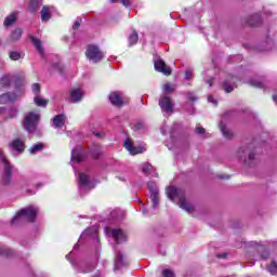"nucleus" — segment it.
Masks as SVG:
<instances>
[{
  "mask_svg": "<svg viewBox=\"0 0 277 277\" xmlns=\"http://www.w3.org/2000/svg\"><path fill=\"white\" fill-rule=\"evenodd\" d=\"M113 217H120L119 215H116V212L111 213Z\"/></svg>",
  "mask_w": 277,
  "mask_h": 277,
  "instance_id": "680f3d73",
  "label": "nucleus"
},
{
  "mask_svg": "<svg viewBox=\"0 0 277 277\" xmlns=\"http://www.w3.org/2000/svg\"><path fill=\"white\" fill-rule=\"evenodd\" d=\"M245 248H248V243L247 242H245Z\"/></svg>",
  "mask_w": 277,
  "mask_h": 277,
  "instance_id": "e2e57ef3",
  "label": "nucleus"
},
{
  "mask_svg": "<svg viewBox=\"0 0 277 277\" xmlns=\"http://www.w3.org/2000/svg\"><path fill=\"white\" fill-rule=\"evenodd\" d=\"M51 18V12L49 6H43L41 10V21H49Z\"/></svg>",
  "mask_w": 277,
  "mask_h": 277,
  "instance_id": "2f4dec72",
  "label": "nucleus"
},
{
  "mask_svg": "<svg viewBox=\"0 0 277 277\" xmlns=\"http://www.w3.org/2000/svg\"><path fill=\"white\" fill-rule=\"evenodd\" d=\"M110 235L117 243H122L123 241H127V234H124L122 229H111Z\"/></svg>",
  "mask_w": 277,
  "mask_h": 277,
  "instance_id": "2eb2a0df",
  "label": "nucleus"
},
{
  "mask_svg": "<svg viewBox=\"0 0 277 277\" xmlns=\"http://www.w3.org/2000/svg\"><path fill=\"white\" fill-rule=\"evenodd\" d=\"M150 170H153V164L144 163L142 166V172L145 173L147 176L150 174Z\"/></svg>",
  "mask_w": 277,
  "mask_h": 277,
  "instance_id": "c9c22d12",
  "label": "nucleus"
},
{
  "mask_svg": "<svg viewBox=\"0 0 277 277\" xmlns=\"http://www.w3.org/2000/svg\"><path fill=\"white\" fill-rule=\"evenodd\" d=\"M85 158V155H83V150L79 148H74L71 151V161H76L77 163H81L83 159Z\"/></svg>",
  "mask_w": 277,
  "mask_h": 277,
  "instance_id": "f3484780",
  "label": "nucleus"
},
{
  "mask_svg": "<svg viewBox=\"0 0 277 277\" xmlns=\"http://www.w3.org/2000/svg\"><path fill=\"white\" fill-rule=\"evenodd\" d=\"M34 101L37 107H47V105H49V100L42 97L36 96Z\"/></svg>",
  "mask_w": 277,
  "mask_h": 277,
  "instance_id": "7c9ffc66",
  "label": "nucleus"
},
{
  "mask_svg": "<svg viewBox=\"0 0 277 277\" xmlns=\"http://www.w3.org/2000/svg\"><path fill=\"white\" fill-rule=\"evenodd\" d=\"M9 57H10V60H13V62H16V61L21 60V53L16 52V51H12L9 53Z\"/></svg>",
  "mask_w": 277,
  "mask_h": 277,
  "instance_id": "e433bc0d",
  "label": "nucleus"
},
{
  "mask_svg": "<svg viewBox=\"0 0 277 277\" xmlns=\"http://www.w3.org/2000/svg\"><path fill=\"white\" fill-rule=\"evenodd\" d=\"M0 159L2 163L4 164V173L2 175V183L3 185H12V166L8 160L5 159V156L3 155V150L0 149Z\"/></svg>",
  "mask_w": 277,
  "mask_h": 277,
  "instance_id": "423d86ee",
  "label": "nucleus"
},
{
  "mask_svg": "<svg viewBox=\"0 0 277 277\" xmlns=\"http://www.w3.org/2000/svg\"><path fill=\"white\" fill-rule=\"evenodd\" d=\"M220 131H221L223 137H225V140H233V137H235V133H233L230 131V129H228V127H226V123H224L222 121H221Z\"/></svg>",
  "mask_w": 277,
  "mask_h": 277,
  "instance_id": "6ab92c4d",
  "label": "nucleus"
},
{
  "mask_svg": "<svg viewBox=\"0 0 277 277\" xmlns=\"http://www.w3.org/2000/svg\"><path fill=\"white\" fill-rule=\"evenodd\" d=\"M273 101H274V103H276V105H277V94H274V95H273Z\"/></svg>",
  "mask_w": 277,
  "mask_h": 277,
  "instance_id": "13d9d810",
  "label": "nucleus"
},
{
  "mask_svg": "<svg viewBox=\"0 0 277 277\" xmlns=\"http://www.w3.org/2000/svg\"><path fill=\"white\" fill-rule=\"evenodd\" d=\"M52 68H54V70H57L58 72H62V70H64V65L62 63L57 62L52 65Z\"/></svg>",
  "mask_w": 277,
  "mask_h": 277,
  "instance_id": "a19ab883",
  "label": "nucleus"
},
{
  "mask_svg": "<svg viewBox=\"0 0 277 277\" xmlns=\"http://www.w3.org/2000/svg\"><path fill=\"white\" fill-rule=\"evenodd\" d=\"M18 96L16 93L8 92L0 95V104L1 105H8V103H14Z\"/></svg>",
  "mask_w": 277,
  "mask_h": 277,
  "instance_id": "4468645a",
  "label": "nucleus"
},
{
  "mask_svg": "<svg viewBox=\"0 0 277 277\" xmlns=\"http://www.w3.org/2000/svg\"><path fill=\"white\" fill-rule=\"evenodd\" d=\"M123 146L130 153V155H141L145 150L144 147H134L133 138L131 137H128L127 140H124Z\"/></svg>",
  "mask_w": 277,
  "mask_h": 277,
  "instance_id": "9d476101",
  "label": "nucleus"
},
{
  "mask_svg": "<svg viewBox=\"0 0 277 277\" xmlns=\"http://www.w3.org/2000/svg\"><path fill=\"white\" fill-rule=\"evenodd\" d=\"M162 276H163V277H176V276L174 275V272H172L170 268L163 269V271H162Z\"/></svg>",
  "mask_w": 277,
  "mask_h": 277,
  "instance_id": "58836bf2",
  "label": "nucleus"
},
{
  "mask_svg": "<svg viewBox=\"0 0 277 277\" xmlns=\"http://www.w3.org/2000/svg\"><path fill=\"white\" fill-rule=\"evenodd\" d=\"M72 27L74 29H79V27H81V23H79V21H76Z\"/></svg>",
  "mask_w": 277,
  "mask_h": 277,
  "instance_id": "5fc2aeb1",
  "label": "nucleus"
},
{
  "mask_svg": "<svg viewBox=\"0 0 277 277\" xmlns=\"http://www.w3.org/2000/svg\"><path fill=\"white\" fill-rule=\"evenodd\" d=\"M12 81L10 80V77L8 76H3L1 79H0V88L2 90H5V88H10Z\"/></svg>",
  "mask_w": 277,
  "mask_h": 277,
  "instance_id": "c756f323",
  "label": "nucleus"
},
{
  "mask_svg": "<svg viewBox=\"0 0 277 277\" xmlns=\"http://www.w3.org/2000/svg\"><path fill=\"white\" fill-rule=\"evenodd\" d=\"M5 114H8V108L6 107H0V116H4V118H5Z\"/></svg>",
  "mask_w": 277,
  "mask_h": 277,
  "instance_id": "3c124183",
  "label": "nucleus"
},
{
  "mask_svg": "<svg viewBox=\"0 0 277 277\" xmlns=\"http://www.w3.org/2000/svg\"><path fill=\"white\" fill-rule=\"evenodd\" d=\"M248 161L249 166H252V163H254V151L249 153Z\"/></svg>",
  "mask_w": 277,
  "mask_h": 277,
  "instance_id": "de8ad7c7",
  "label": "nucleus"
},
{
  "mask_svg": "<svg viewBox=\"0 0 277 277\" xmlns=\"http://www.w3.org/2000/svg\"><path fill=\"white\" fill-rule=\"evenodd\" d=\"M222 88L224 92H226L227 94H230V92L235 90V81L225 80L222 84Z\"/></svg>",
  "mask_w": 277,
  "mask_h": 277,
  "instance_id": "b1692460",
  "label": "nucleus"
},
{
  "mask_svg": "<svg viewBox=\"0 0 277 277\" xmlns=\"http://www.w3.org/2000/svg\"><path fill=\"white\" fill-rule=\"evenodd\" d=\"M3 253H5L6 256H10V254H12V251L11 250L3 251L0 249V254H3Z\"/></svg>",
  "mask_w": 277,
  "mask_h": 277,
  "instance_id": "6e6d98bb",
  "label": "nucleus"
},
{
  "mask_svg": "<svg viewBox=\"0 0 277 277\" xmlns=\"http://www.w3.org/2000/svg\"><path fill=\"white\" fill-rule=\"evenodd\" d=\"M110 3H121L126 8H129V5H131V0H110Z\"/></svg>",
  "mask_w": 277,
  "mask_h": 277,
  "instance_id": "4c0bfd02",
  "label": "nucleus"
},
{
  "mask_svg": "<svg viewBox=\"0 0 277 277\" xmlns=\"http://www.w3.org/2000/svg\"><path fill=\"white\" fill-rule=\"evenodd\" d=\"M22 36H23V29L16 28L15 30H13L11 32L10 38H11L12 42H18V40H21Z\"/></svg>",
  "mask_w": 277,
  "mask_h": 277,
  "instance_id": "393cba45",
  "label": "nucleus"
},
{
  "mask_svg": "<svg viewBox=\"0 0 277 277\" xmlns=\"http://www.w3.org/2000/svg\"><path fill=\"white\" fill-rule=\"evenodd\" d=\"M262 258L265 259H269V253H266L265 255H262Z\"/></svg>",
  "mask_w": 277,
  "mask_h": 277,
  "instance_id": "bf43d9fd",
  "label": "nucleus"
},
{
  "mask_svg": "<svg viewBox=\"0 0 277 277\" xmlns=\"http://www.w3.org/2000/svg\"><path fill=\"white\" fill-rule=\"evenodd\" d=\"M235 114V111L233 110H227L223 114V118H230L233 115Z\"/></svg>",
  "mask_w": 277,
  "mask_h": 277,
  "instance_id": "8fccbe9b",
  "label": "nucleus"
},
{
  "mask_svg": "<svg viewBox=\"0 0 277 277\" xmlns=\"http://www.w3.org/2000/svg\"><path fill=\"white\" fill-rule=\"evenodd\" d=\"M207 83L210 85V88H212L213 87V78L207 80Z\"/></svg>",
  "mask_w": 277,
  "mask_h": 277,
  "instance_id": "4d7b16f0",
  "label": "nucleus"
},
{
  "mask_svg": "<svg viewBox=\"0 0 277 277\" xmlns=\"http://www.w3.org/2000/svg\"><path fill=\"white\" fill-rule=\"evenodd\" d=\"M38 120H40V115L28 113L24 118V129H26L28 133H34L38 127Z\"/></svg>",
  "mask_w": 277,
  "mask_h": 277,
  "instance_id": "20e7f679",
  "label": "nucleus"
},
{
  "mask_svg": "<svg viewBox=\"0 0 277 277\" xmlns=\"http://www.w3.org/2000/svg\"><path fill=\"white\" fill-rule=\"evenodd\" d=\"M274 248H277V239L273 241Z\"/></svg>",
  "mask_w": 277,
  "mask_h": 277,
  "instance_id": "052dcab7",
  "label": "nucleus"
},
{
  "mask_svg": "<svg viewBox=\"0 0 277 277\" xmlns=\"http://www.w3.org/2000/svg\"><path fill=\"white\" fill-rule=\"evenodd\" d=\"M267 272H269V274H272L273 276H275V274H277V263L276 261H273L268 266H267Z\"/></svg>",
  "mask_w": 277,
  "mask_h": 277,
  "instance_id": "72a5a7b5",
  "label": "nucleus"
},
{
  "mask_svg": "<svg viewBox=\"0 0 277 277\" xmlns=\"http://www.w3.org/2000/svg\"><path fill=\"white\" fill-rule=\"evenodd\" d=\"M85 56L90 62H93V64H98L103 57H105V54H103V51L98 49L96 45H88L85 51Z\"/></svg>",
  "mask_w": 277,
  "mask_h": 277,
  "instance_id": "39448f33",
  "label": "nucleus"
},
{
  "mask_svg": "<svg viewBox=\"0 0 277 277\" xmlns=\"http://www.w3.org/2000/svg\"><path fill=\"white\" fill-rule=\"evenodd\" d=\"M127 265H129V261L121 252H117V264L115 266V269H120V267H127Z\"/></svg>",
  "mask_w": 277,
  "mask_h": 277,
  "instance_id": "412c9836",
  "label": "nucleus"
},
{
  "mask_svg": "<svg viewBox=\"0 0 277 277\" xmlns=\"http://www.w3.org/2000/svg\"><path fill=\"white\" fill-rule=\"evenodd\" d=\"M10 146L13 150H17V153H23V150H25V142L18 138L11 142Z\"/></svg>",
  "mask_w": 277,
  "mask_h": 277,
  "instance_id": "5701e85b",
  "label": "nucleus"
},
{
  "mask_svg": "<svg viewBox=\"0 0 277 277\" xmlns=\"http://www.w3.org/2000/svg\"><path fill=\"white\" fill-rule=\"evenodd\" d=\"M16 116H18V108H16L15 106L6 108V114L4 117L5 120H8V118H16Z\"/></svg>",
  "mask_w": 277,
  "mask_h": 277,
  "instance_id": "a878e982",
  "label": "nucleus"
},
{
  "mask_svg": "<svg viewBox=\"0 0 277 277\" xmlns=\"http://www.w3.org/2000/svg\"><path fill=\"white\" fill-rule=\"evenodd\" d=\"M208 102L213 103L214 105H217V101H215V98H213V95L208 96Z\"/></svg>",
  "mask_w": 277,
  "mask_h": 277,
  "instance_id": "603ef678",
  "label": "nucleus"
},
{
  "mask_svg": "<svg viewBox=\"0 0 277 277\" xmlns=\"http://www.w3.org/2000/svg\"><path fill=\"white\" fill-rule=\"evenodd\" d=\"M248 163V160H245V164Z\"/></svg>",
  "mask_w": 277,
  "mask_h": 277,
  "instance_id": "0e129e2a",
  "label": "nucleus"
},
{
  "mask_svg": "<svg viewBox=\"0 0 277 277\" xmlns=\"http://www.w3.org/2000/svg\"><path fill=\"white\" fill-rule=\"evenodd\" d=\"M29 38L39 55H41V57H44V49L42 48V41H40V39L34 36H30Z\"/></svg>",
  "mask_w": 277,
  "mask_h": 277,
  "instance_id": "a211bd4d",
  "label": "nucleus"
},
{
  "mask_svg": "<svg viewBox=\"0 0 277 277\" xmlns=\"http://www.w3.org/2000/svg\"><path fill=\"white\" fill-rule=\"evenodd\" d=\"M65 122H66V116H64V115H56L52 119V124L55 129H62V127L65 124Z\"/></svg>",
  "mask_w": 277,
  "mask_h": 277,
  "instance_id": "aec40b11",
  "label": "nucleus"
},
{
  "mask_svg": "<svg viewBox=\"0 0 277 277\" xmlns=\"http://www.w3.org/2000/svg\"><path fill=\"white\" fill-rule=\"evenodd\" d=\"M248 85H251L252 88H259L260 90H263L265 88V82L259 78H252L246 81Z\"/></svg>",
  "mask_w": 277,
  "mask_h": 277,
  "instance_id": "4be33fe9",
  "label": "nucleus"
},
{
  "mask_svg": "<svg viewBox=\"0 0 277 277\" xmlns=\"http://www.w3.org/2000/svg\"><path fill=\"white\" fill-rule=\"evenodd\" d=\"M44 148V145L42 143L36 144L32 147H30L29 153L31 155H36V153H40Z\"/></svg>",
  "mask_w": 277,
  "mask_h": 277,
  "instance_id": "473e14b6",
  "label": "nucleus"
},
{
  "mask_svg": "<svg viewBox=\"0 0 277 277\" xmlns=\"http://www.w3.org/2000/svg\"><path fill=\"white\" fill-rule=\"evenodd\" d=\"M155 69L158 72H162V75H172V68H170L162 60H158L155 62Z\"/></svg>",
  "mask_w": 277,
  "mask_h": 277,
  "instance_id": "9b49d317",
  "label": "nucleus"
},
{
  "mask_svg": "<svg viewBox=\"0 0 277 277\" xmlns=\"http://www.w3.org/2000/svg\"><path fill=\"white\" fill-rule=\"evenodd\" d=\"M42 5V0H30L29 10L32 13L38 12V9Z\"/></svg>",
  "mask_w": 277,
  "mask_h": 277,
  "instance_id": "cd10ccee",
  "label": "nucleus"
},
{
  "mask_svg": "<svg viewBox=\"0 0 277 277\" xmlns=\"http://www.w3.org/2000/svg\"><path fill=\"white\" fill-rule=\"evenodd\" d=\"M92 134L98 140H105V132L103 131H93Z\"/></svg>",
  "mask_w": 277,
  "mask_h": 277,
  "instance_id": "ea45409f",
  "label": "nucleus"
},
{
  "mask_svg": "<svg viewBox=\"0 0 277 277\" xmlns=\"http://www.w3.org/2000/svg\"><path fill=\"white\" fill-rule=\"evenodd\" d=\"M144 129H146V126L143 122H137L134 126V131H144Z\"/></svg>",
  "mask_w": 277,
  "mask_h": 277,
  "instance_id": "37998d69",
  "label": "nucleus"
},
{
  "mask_svg": "<svg viewBox=\"0 0 277 277\" xmlns=\"http://www.w3.org/2000/svg\"><path fill=\"white\" fill-rule=\"evenodd\" d=\"M174 90H176V85L171 84V83L163 84V87H162V92H163L164 96H168V94H172L174 92Z\"/></svg>",
  "mask_w": 277,
  "mask_h": 277,
  "instance_id": "bb28decb",
  "label": "nucleus"
},
{
  "mask_svg": "<svg viewBox=\"0 0 277 277\" xmlns=\"http://www.w3.org/2000/svg\"><path fill=\"white\" fill-rule=\"evenodd\" d=\"M138 40L137 31H133L129 37L130 47H133V44H136Z\"/></svg>",
  "mask_w": 277,
  "mask_h": 277,
  "instance_id": "f704fd0d",
  "label": "nucleus"
},
{
  "mask_svg": "<svg viewBox=\"0 0 277 277\" xmlns=\"http://www.w3.org/2000/svg\"><path fill=\"white\" fill-rule=\"evenodd\" d=\"M195 132L197 133V135H205V133H207V130H205V128L200 126H197Z\"/></svg>",
  "mask_w": 277,
  "mask_h": 277,
  "instance_id": "c03bdc74",
  "label": "nucleus"
},
{
  "mask_svg": "<svg viewBox=\"0 0 277 277\" xmlns=\"http://www.w3.org/2000/svg\"><path fill=\"white\" fill-rule=\"evenodd\" d=\"M32 92H35V94H40V85L38 83L32 84Z\"/></svg>",
  "mask_w": 277,
  "mask_h": 277,
  "instance_id": "09e8293b",
  "label": "nucleus"
},
{
  "mask_svg": "<svg viewBox=\"0 0 277 277\" xmlns=\"http://www.w3.org/2000/svg\"><path fill=\"white\" fill-rule=\"evenodd\" d=\"M36 215H38V209H36L34 206L24 208L11 220V224L24 222L25 217H28L29 222H36Z\"/></svg>",
  "mask_w": 277,
  "mask_h": 277,
  "instance_id": "7ed1b4c3",
  "label": "nucleus"
},
{
  "mask_svg": "<svg viewBox=\"0 0 277 277\" xmlns=\"http://www.w3.org/2000/svg\"><path fill=\"white\" fill-rule=\"evenodd\" d=\"M167 196L170 198V200H174V198H179V207L180 209H183L187 213H192L194 211V206L192 203L187 202L185 199V190L181 188H176L174 186H170L167 188Z\"/></svg>",
  "mask_w": 277,
  "mask_h": 277,
  "instance_id": "f03ea898",
  "label": "nucleus"
},
{
  "mask_svg": "<svg viewBox=\"0 0 277 277\" xmlns=\"http://www.w3.org/2000/svg\"><path fill=\"white\" fill-rule=\"evenodd\" d=\"M16 23V14L12 13L4 19V27H11V25H14Z\"/></svg>",
  "mask_w": 277,
  "mask_h": 277,
  "instance_id": "c85d7f7f",
  "label": "nucleus"
},
{
  "mask_svg": "<svg viewBox=\"0 0 277 277\" xmlns=\"http://www.w3.org/2000/svg\"><path fill=\"white\" fill-rule=\"evenodd\" d=\"M263 18H261L260 14H253L247 17L246 25L249 27H260L262 25Z\"/></svg>",
  "mask_w": 277,
  "mask_h": 277,
  "instance_id": "f8f14e48",
  "label": "nucleus"
},
{
  "mask_svg": "<svg viewBox=\"0 0 277 277\" xmlns=\"http://www.w3.org/2000/svg\"><path fill=\"white\" fill-rule=\"evenodd\" d=\"M159 105L162 111H172V100L168 96H164L159 100Z\"/></svg>",
  "mask_w": 277,
  "mask_h": 277,
  "instance_id": "dca6fc26",
  "label": "nucleus"
},
{
  "mask_svg": "<svg viewBox=\"0 0 277 277\" xmlns=\"http://www.w3.org/2000/svg\"><path fill=\"white\" fill-rule=\"evenodd\" d=\"M109 101L115 107H122V105H124V101H122V95L120 92L110 93Z\"/></svg>",
  "mask_w": 277,
  "mask_h": 277,
  "instance_id": "ddd939ff",
  "label": "nucleus"
},
{
  "mask_svg": "<svg viewBox=\"0 0 277 277\" xmlns=\"http://www.w3.org/2000/svg\"><path fill=\"white\" fill-rule=\"evenodd\" d=\"M78 187L81 194L83 192H90V189H94V182L90 181V177L85 173L79 174Z\"/></svg>",
  "mask_w": 277,
  "mask_h": 277,
  "instance_id": "0eeeda50",
  "label": "nucleus"
},
{
  "mask_svg": "<svg viewBox=\"0 0 277 277\" xmlns=\"http://www.w3.org/2000/svg\"><path fill=\"white\" fill-rule=\"evenodd\" d=\"M192 77H194V71H192L190 69H187L185 71V79H186V81H189L192 79Z\"/></svg>",
  "mask_w": 277,
  "mask_h": 277,
  "instance_id": "a18cd8bd",
  "label": "nucleus"
},
{
  "mask_svg": "<svg viewBox=\"0 0 277 277\" xmlns=\"http://www.w3.org/2000/svg\"><path fill=\"white\" fill-rule=\"evenodd\" d=\"M235 157H237L238 159H241V157H243V147H238L235 151Z\"/></svg>",
  "mask_w": 277,
  "mask_h": 277,
  "instance_id": "79ce46f5",
  "label": "nucleus"
},
{
  "mask_svg": "<svg viewBox=\"0 0 277 277\" xmlns=\"http://www.w3.org/2000/svg\"><path fill=\"white\" fill-rule=\"evenodd\" d=\"M245 116H246V110H245Z\"/></svg>",
  "mask_w": 277,
  "mask_h": 277,
  "instance_id": "69168bd1",
  "label": "nucleus"
},
{
  "mask_svg": "<svg viewBox=\"0 0 277 277\" xmlns=\"http://www.w3.org/2000/svg\"><path fill=\"white\" fill-rule=\"evenodd\" d=\"M147 189L150 192L153 209H157V206L159 205V188H157L155 183L149 182L147 183Z\"/></svg>",
  "mask_w": 277,
  "mask_h": 277,
  "instance_id": "6e6552de",
  "label": "nucleus"
},
{
  "mask_svg": "<svg viewBox=\"0 0 277 277\" xmlns=\"http://www.w3.org/2000/svg\"><path fill=\"white\" fill-rule=\"evenodd\" d=\"M228 253H219L216 254V259H227Z\"/></svg>",
  "mask_w": 277,
  "mask_h": 277,
  "instance_id": "864d4df0",
  "label": "nucleus"
},
{
  "mask_svg": "<svg viewBox=\"0 0 277 277\" xmlns=\"http://www.w3.org/2000/svg\"><path fill=\"white\" fill-rule=\"evenodd\" d=\"M245 49L252 53H269L277 50L276 41L266 32L259 43H246Z\"/></svg>",
  "mask_w": 277,
  "mask_h": 277,
  "instance_id": "f257e3e1",
  "label": "nucleus"
},
{
  "mask_svg": "<svg viewBox=\"0 0 277 277\" xmlns=\"http://www.w3.org/2000/svg\"><path fill=\"white\" fill-rule=\"evenodd\" d=\"M186 96L188 101H192L193 103H195V101H198V97H196L195 94L192 92L186 93Z\"/></svg>",
  "mask_w": 277,
  "mask_h": 277,
  "instance_id": "49530a36",
  "label": "nucleus"
},
{
  "mask_svg": "<svg viewBox=\"0 0 277 277\" xmlns=\"http://www.w3.org/2000/svg\"><path fill=\"white\" fill-rule=\"evenodd\" d=\"M68 94L70 103H81V101H83V96H85V93L81 88L70 89Z\"/></svg>",
  "mask_w": 277,
  "mask_h": 277,
  "instance_id": "1a4fd4ad",
  "label": "nucleus"
}]
</instances>
